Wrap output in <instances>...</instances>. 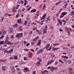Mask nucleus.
<instances>
[{"instance_id": "4d7b16f0", "label": "nucleus", "mask_w": 74, "mask_h": 74, "mask_svg": "<svg viewBox=\"0 0 74 74\" xmlns=\"http://www.w3.org/2000/svg\"><path fill=\"white\" fill-rule=\"evenodd\" d=\"M17 5V7H16V9H18V8L20 6V5Z\"/></svg>"}, {"instance_id": "f257e3e1", "label": "nucleus", "mask_w": 74, "mask_h": 74, "mask_svg": "<svg viewBox=\"0 0 74 74\" xmlns=\"http://www.w3.org/2000/svg\"><path fill=\"white\" fill-rule=\"evenodd\" d=\"M9 40V37L8 35H7L6 38V40L5 41V42L6 44H7L8 45H12V44H14V43H11V41H8Z\"/></svg>"}, {"instance_id": "72a5a7b5", "label": "nucleus", "mask_w": 74, "mask_h": 74, "mask_svg": "<svg viewBox=\"0 0 74 74\" xmlns=\"http://www.w3.org/2000/svg\"><path fill=\"white\" fill-rule=\"evenodd\" d=\"M23 59L24 60L26 61L27 60V58L26 57H24Z\"/></svg>"}, {"instance_id": "bb28decb", "label": "nucleus", "mask_w": 74, "mask_h": 74, "mask_svg": "<svg viewBox=\"0 0 74 74\" xmlns=\"http://www.w3.org/2000/svg\"><path fill=\"white\" fill-rule=\"evenodd\" d=\"M46 32H47V29H44V30L43 31L44 34H45L46 33Z\"/></svg>"}, {"instance_id": "338daca9", "label": "nucleus", "mask_w": 74, "mask_h": 74, "mask_svg": "<svg viewBox=\"0 0 74 74\" xmlns=\"http://www.w3.org/2000/svg\"><path fill=\"white\" fill-rule=\"evenodd\" d=\"M51 47H52V45H51L50 46V47L49 48V50H50H50H51Z\"/></svg>"}, {"instance_id": "39448f33", "label": "nucleus", "mask_w": 74, "mask_h": 74, "mask_svg": "<svg viewBox=\"0 0 74 74\" xmlns=\"http://www.w3.org/2000/svg\"><path fill=\"white\" fill-rule=\"evenodd\" d=\"M41 62V59H39L38 61L36 63V66H38L40 65V63Z\"/></svg>"}, {"instance_id": "f03ea898", "label": "nucleus", "mask_w": 74, "mask_h": 74, "mask_svg": "<svg viewBox=\"0 0 74 74\" xmlns=\"http://www.w3.org/2000/svg\"><path fill=\"white\" fill-rule=\"evenodd\" d=\"M54 62V60L52 59L50 60V61H48L47 63V66H48L50 64H52Z\"/></svg>"}, {"instance_id": "473e14b6", "label": "nucleus", "mask_w": 74, "mask_h": 74, "mask_svg": "<svg viewBox=\"0 0 74 74\" xmlns=\"http://www.w3.org/2000/svg\"><path fill=\"white\" fill-rule=\"evenodd\" d=\"M14 35H12L11 36V38H12V39H14Z\"/></svg>"}, {"instance_id": "58836bf2", "label": "nucleus", "mask_w": 74, "mask_h": 74, "mask_svg": "<svg viewBox=\"0 0 74 74\" xmlns=\"http://www.w3.org/2000/svg\"><path fill=\"white\" fill-rule=\"evenodd\" d=\"M40 44H41V42H40L39 41H38V42L37 44V45H40Z\"/></svg>"}, {"instance_id": "8fccbe9b", "label": "nucleus", "mask_w": 74, "mask_h": 74, "mask_svg": "<svg viewBox=\"0 0 74 74\" xmlns=\"http://www.w3.org/2000/svg\"><path fill=\"white\" fill-rule=\"evenodd\" d=\"M45 16H46V14H44V15H43V16L42 17L44 18H45Z\"/></svg>"}, {"instance_id": "cd10ccee", "label": "nucleus", "mask_w": 74, "mask_h": 74, "mask_svg": "<svg viewBox=\"0 0 74 74\" xmlns=\"http://www.w3.org/2000/svg\"><path fill=\"white\" fill-rule=\"evenodd\" d=\"M24 70H25V71H28V70H29V69L27 68H24Z\"/></svg>"}, {"instance_id": "c03bdc74", "label": "nucleus", "mask_w": 74, "mask_h": 74, "mask_svg": "<svg viewBox=\"0 0 74 74\" xmlns=\"http://www.w3.org/2000/svg\"><path fill=\"white\" fill-rule=\"evenodd\" d=\"M74 11L72 12L71 13V14L72 15V16H73V15H74Z\"/></svg>"}, {"instance_id": "a878e982", "label": "nucleus", "mask_w": 74, "mask_h": 74, "mask_svg": "<svg viewBox=\"0 0 74 74\" xmlns=\"http://www.w3.org/2000/svg\"><path fill=\"white\" fill-rule=\"evenodd\" d=\"M22 19L20 18L19 20L17 21V22L18 23H21V20Z\"/></svg>"}, {"instance_id": "a211bd4d", "label": "nucleus", "mask_w": 74, "mask_h": 74, "mask_svg": "<svg viewBox=\"0 0 74 74\" xmlns=\"http://www.w3.org/2000/svg\"><path fill=\"white\" fill-rule=\"evenodd\" d=\"M18 26V25L17 24H15L13 26V28H14V27H16Z\"/></svg>"}, {"instance_id": "a18cd8bd", "label": "nucleus", "mask_w": 74, "mask_h": 74, "mask_svg": "<svg viewBox=\"0 0 74 74\" xmlns=\"http://www.w3.org/2000/svg\"><path fill=\"white\" fill-rule=\"evenodd\" d=\"M29 45H30V44H29V43H28L27 44L26 46V47H28V46H29Z\"/></svg>"}, {"instance_id": "f8f14e48", "label": "nucleus", "mask_w": 74, "mask_h": 74, "mask_svg": "<svg viewBox=\"0 0 74 74\" xmlns=\"http://www.w3.org/2000/svg\"><path fill=\"white\" fill-rule=\"evenodd\" d=\"M12 70L13 74H14L15 73V68L13 67H12Z\"/></svg>"}, {"instance_id": "f3484780", "label": "nucleus", "mask_w": 74, "mask_h": 74, "mask_svg": "<svg viewBox=\"0 0 74 74\" xmlns=\"http://www.w3.org/2000/svg\"><path fill=\"white\" fill-rule=\"evenodd\" d=\"M13 51V49H12L9 51H8V53H12V51Z\"/></svg>"}, {"instance_id": "9b49d317", "label": "nucleus", "mask_w": 74, "mask_h": 74, "mask_svg": "<svg viewBox=\"0 0 74 74\" xmlns=\"http://www.w3.org/2000/svg\"><path fill=\"white\" fill-rule=\"evenodd\" d=\"M68 5V4L66 3L64 4V6H63V8L66 9L67 8V6Z\"/></svg>"}, {"instance_id": "052dcab7", "label": "nucleus", "mask_w": 74, "mask_h": 74, "mask_svg": "<svg viewBox=\"0 0 74 74\" xmlns=\"http://www.w3.org/2000/svg\"><path fill=\"white\" fill-rule=\"evenodd\" d=\"M65 59H69V57L65 56Z\"/></svg>"}, {"instance_id": "0e129e2a", "label": "nucleus", "mask_w": 74, "mask_h": 74, "mask_svg": "<svg viewBox=\"0 0 74 74\" xmlns=\"http://www.w3.org/2000/svg\"><path fill=\"white\" fill-rule=\"evenodd\" d=\"M69 32H71L72 31V29L71 28H70L69 30Z\"/></svg>"}, {"instance_id": "4468645a", "label": "nucleus", "mask_w": 74, "mask_h": 74, "mask_svg": "<svg viewBox=\"0 0 74 74\" xmlns=\"http://www.w3.org/2000/svg\"><path fill=\"white\" fill-rule=\"evenodd\" d=\"M51 67L53 70H58V68L54 67L53 66H52Z\"/></svg>"}, {"instance_id": "7c9ffc66", "label": "nucleus", "mask_w": 74, "mask_h": 74, "mask_svg": "<svg viewBox=\"0 0 74 74\" xmlns=\"http://www.w3.org/2000/svg\"><path fill=\"white\" fill-rule=\"evenodd\" d=\"M4 17H3L2 18L1 20V21H0L1 22H3V20H4Z\"/></svg>"}, {"instance_id": "1a4fd4ad", "label": "nucleus", "mask_w": 74, "mask_h": 74, "mask_svg": "<svg viewBox=\"0 0 74 74\" xmlns=\"http://www.w3.org/2000/svg\"><path fill=\"white\" fill-rule=\"evenodd\" d=\"M6 66H3L2 67V71H5V70H6Z\"/></svg>"}, {"instance_id": "6e6552de", "label": "nucleus", "mask_w": 74, "mask_h": 74, "mask_svg": "<svg viewBox=\"0 0 74 74\" xmlns=\"http://www.w3.org/2000/svg\"><path fill=\"white\" fill-rule=\"evenodd\" d=\"M48 71L47 70H45L43 71L41 73L42 74H46V73H47L48 74Z\"/></svg>"}, {"instance_id": "4be33fe9", "label": "nucleus", "mask_w": 74, "mask_h": 74, "mask_svg": "<svg viewBox=\"0 0 74 74\" xmlns=\"http://www.w3.org/2000/svg\"><path fill=\"white\" fill-rule=\"evenodd\" d=\"M67 14V12H63L62 13V15L63 16H64V15H66Z\"/></svg>"}, {"instance_id": "bf43d9fd", "label": "nucleus", "mask_w": 74, "mask_h": 74, "mask_svg": "<svg viewBox=\"0 0 74 74\" xmlns=\"http://www.w3.org/2000/svg\"><path fill=\"white\" fill-rule=\"evenodd\" d=\"M59 30H60V32H63V30H62L61 28H60L59 29Z\"/></svg>"}, {"instance_id": "4c0bfd02", "label": "nucleus", "mask_w": 74, "mask_h": 74, "mask_svg": "<svg viewBox=\"0 0 74 74\" xmlns=\"http://www.w3.org/2000/svg\"><path fill=\"white\" fill-rule=\"evenodd\" d=\"M9 29L10 30V32H11L12 31V28H9Z\"/></svg>"}, {"instance_id": "f704fd0d", "label": "nucleus", "mask_w": 74, "mask_h": 74, "mask_svg": "<svg viewBox=\"0 0 74 74\" xmlns=\"http://www.w3.org/2000/svg\"><path fill=\"white\" fill-rule=\"evenodd\" d=\"M64 62L65 63V64H66V63H67V60L66 59H64Z\"/></svg>"}, {"instance_id": "aec40b11", "label": "nucleus", "mask_w": 74, "mask_h": 74, "mask_svg": "<svg viewBox=\"0 0 74 74\" xmlns=\"http://www.w3.org/2000/svg\"><path fill=\"white\" fill-rule=\"evenodd\" d=\"M67 62L69 64H71V60H68L67 61Z\"/></svg>"}, {"instance_id": "c85d7f7f", "label": "nucleus", "mask_w": 74, "mask_h": 74, "mask_svg": "<svg viewBox=\"0 0 74 74\" xmlns=\"http://www.w3.org/2000/svg\"><path fill=\"white\" fill-rule=\"evenodd\" d=\"M22 26H20L19 28V29L20 31L22 30Z\"/></svg>"}, {"instance_id": "393cba45", "label": "nucleus", "mask_w": 74, "mask_h": 74, "mask_svg": "<svg viewBox=\"0 0 74 74\" xmlns=\"http://www.w3.org/2000/svg\"><path fill=\"white\" fill-rule=\"evenodd\" d=\"M17 59H18V56H15L14 57V59H15V60H17Z\"/></svg>"}, {"instance_id": "2eb2a0df", "label": "nucleus", "mask_w": 74, "mask_h": 74, "mask_svg": "<svg viewBox=\"0 0 74 74\" xmlns=\"http://www.w3.org/2000/svg\"><path fill=\"white\" fill-rule=\"evenodd\" d=\"M36 11H37V10H36V9H34L31 11V12H35Z\"/></svg>"}, {"instance_id": "5fc2aeb1", "label": "nucleus", "mask_w": 74, "mask_h": 74, "mask_svg": "<svg viewBox=\"0 0 74 74\" xmlns=\"http://www.w3.org/2000/svg\"><path fill=\"white\" fill-rule=\"evenodd\" d=\"M36 71H34L33 72V74H36Z\"/></svg>"}, {"instance_id": "6ab92c4d", "label": "nucleus", "mask_w": 74, "mask_h": 74, "mask_svg": "<svg viewBox=\"0 0 74 74\" xmlns=\"http://www.w3.org/2000/svg\"><path fill=\"white\" fill-rule=\"evenodd\" d=\"M37 39H38V37L36 36V38H35L34 39H33V41H36V40H37Z\"/></svg>"}, {"instance_id": "6e6d98bb", "label": "nucleus", "mask_w": 74, "mask_h": 74, "mask_svg": "<svg viewBox=\"0 0 74 74\" xmlns=\"http://www.w3.org/2000/svg\"><path fill=\"white\" fill-rule=\"evenodd\" d=\"M54 27H50V29L51 30H53V29Z\"/></svg>"}, {"instance_id": "3c124183", "label": "nucleus", "mask_w": 74, "mask_h": 74, "mask_svg": "<svg viewBox=\"0 0 74 74\" xmlns=\"http://www.w3.org/2000/svg\"><path fill=\"white\" fill-rule=\"evenodd\" d=\"M27 21H25L24 25H27Z\"/></svg>"}, {"instance_id": "5701e85b", "label": "nucleus", "mask_w": 74, "mask_h": 74, "mask_svg": "<svg viewBox=\"0 0 74 74\" xmlns=\"http://www.w3.org/2000/svg\"><path fill=\"white\" fill-rule=\"evenodd\" d=\"M73 68H69L68 69V70L69 71H73Z\"/></svg>"}, {"instance_id": "ea45409f", "label": "nucleus", "mask_w": 74, "mask_h": 74, "mask_svg": "<svg viewBox=\"0 0 74 74\" xmlns=\"http://www.w3.org/2000/svg\"><path fill=\"white\" fill-rule=\"evenodd\" d=\"M32 8V7L30 6L29 8H28L27 9V11H29V10H30V8Z\"/></svg>"}, {"instance_id": "680f3d73", "label": "nucleus", "mask_w": 74, "mask_h": 74, "mask_svg": "<svg viewBox=\"0 0 74 74\" xmlns=\"http://www.w3.org/2000/svg\"><path fill=\"white\" fill-rule=\"evenodd\" d=\"M70 74H74V72H70Z\"/></svg>"}, {"instance_id": "a19ab883", "label": "nucleus", "mask_w": 74, "mask_h": 74, "mask_svg": "<svg viewBox=\"0 0 74 74\" xmlns=\"http://www.w3.org/2000/svg\"><path fill=\"white\" fill-rule=\"evenodd\" d=\"M62 22H64V25H65V24H66V21H65V20H62Z\"/></svg>"}, {"instance_id": "dca6fc26", "label": "nucleus", "mask_w": 74, "mask_h": 74, "mask_svg": "<svg viewBox=\"0 0 74 74\" xmlns=\"http://www.w3.org/2000/svg\"><path fill=\"white\" fill-rule=\"evenodd\" d=\"M4 36L3 34H2V35L1 36L0 38V40L1 39L3 40V39L4 38Z\"/></svg>"}, {"instance_id": "412c9836", "label": "nucleus", "mask_w": 74, "mask_h": 74, "mask_svg": "<svg viewBox=\"0 0 74 74\" xmlns=\"http://www.w3.org/2000/svg\"><path fill=\"white\" fill-rule=\"evenodd\" d=\"M59 62H61V63H62V64H64V62H63V61L61 60L60 59L59 60Z\"/></svg>"}, {"instance_id": "0eeeda50", "label": "nucleus", "mask_w": 74, "mask_h": 74, "mask_svg": "<svg viewBox=\"0 0 74 74\" xmlns=\"http://www.w3.org/2000/svg\"><path fill=\"white\" fill-rule=\"evenodd\" d=\"M58 22H59V24H60V26H62V20L60 19H58Z\"/></svg>"}, {"instance_id": "de8ad7c7", "label": "nucleus", "mask_w": 74, "mask_h": 74, "mask_svg": "<svg viewBox=\"0 0 74 74\" xmlns=\"http://www.w3.org/2000/svg\"><path fill=\"white\" fill-rule=\"evenodd\" d=\"M58 62L57 61H56L55 63V65H56V64H58Z\"/></svg>"}, {"instance_id": "13d9d810", "label": "nucleus", "mask_w": 74, "mask_h": 74, "mask_svg": "<svg viewBox=\"0 0 74 74\" xmlns=\"http://www.w3.org/2000/svg\"><path fill=\"white\" fill-rule=\"evenodd\" d=\"M64 16H63V15H62L60 16V18H63V17Z\"/></svg>"}, {"instance_id": "2f4dec72", "label": "nucleus", "mask_w": 74, "mask_h": 74, "mask_svg": "<svg viewBox=\"0 0 74 74\" xmlns=\"http://www.w3.org/2000/svg\"><path fill=\"white\" fill-rule=\"evenodd\" d=\"M66 49V50H69V48L66 47H64L63 48V49Z\"/></svg>"}, {"instance_id": "e433bc0d", "label": "nucleus", "mask_w": 74, "mask_h": 74, "mask_svg": "<svg viewBox=\"0 0 74 74\" xmlns=\"http://www.w3.org/2000/svg\"><path fill=\"white\" fill-rule=\"evenodd\" d=\"M52 51H56L55 47H53V48H52Z\"/></svg>"}, {"instance_id": "09e8293b", "label": "nucleus", "mask_w": 74, "mask_h": 74, "mask_svg": "<svg viewBox=\"0 0 74 74\" xmlns=\"http://www.w3.org/2000/svg\"><path fill=\"white\" fill-rule=\"evenodd\" d=\"M38 23H39L40 24V25H43V23H42V22H38Z\"/></svg>"}, {"instance_id": "423d86ee", "label": "nucleus", "mask_w": 74, "mask_h": 74, "mask_svg": "<svg viewBox=\"0 0 74 74\" xmlns=\"http://www.w3.org/2000/svg\"><path fill=\"white\" fill-rule=\"evenodd\" d=\"M43 50V49H42L40 50H38V53H37V54H38V53H41V52H42Z\"/></svg>"}, {"instance_id": "9d476101", "label": "nucleus", "mask_w": 74, "mask_h": 74, "mask_svg": "<svg viewBox=\"0 0 74 74\" xmlns=\"http://www.w3.org/2000/svg\"><path fill=\"white\" fill-rule=\"evenodd\" d=\"M17 11V10H16V9H15V7L14 6L12 9V12H16Z\"/></svg>"}, {"instance_id": "37998d69", "label": "nucleus", "mask_w": 74, "mask_h": 74, "mask_svg": "<svg viewBox=\"0 0 74 74\" xmlns=\"http://www.w3.org/2000/svg\"><path fill=\"white\" fill-rule=\"evenodd\" d=\"M7 33V31H5L3 32V34H3V35H4L5 33Z\"/></svg>"}, {"instance_id": "e2e57ef3", "label": "nucleus", "mask_w": 74, "mask_h": 74, "mask_svg": "<svg viewBox=\"0 0 74 74\" xmlns=\"http://www.w3.org/2000/svg\"><path fill=\"white\" fill-rule=\"evenodd\" d=\"M24 10H25V8H23V9H22V11L23 12Z\"/></svg>"}, {"instance_id": "20e7f679", "label": "nucleus", "mask_w": 74, "mask_h": 74, "mask_svg": "<svg viewBox=\"0 0 74 74\" xmlns=\"http://www.w3.org/2000/svg\"><path fill=\"white\" fill-rule=\"evenodd\" d=\"M23 36V34L21 33L20 34H17L16 36V37H22Z\"/></svg>"}, {"instance_id": "49530a36", "label": "nucleus", "mask_w": 74, "mask_h": 74, "mask_svg": "<svg viewBox=\"0 0 74 74\" xmlns=\"http://www.w3.org/2000/svg\"><path fill=\"white\" fill-rule=\"evenodd\" d=\"M59 49V47L55 48V50L56 51V50H58V49Z\"/></svg>"}, {"instance_id": "b1692460", "label": "nucleus", "mask_w": 74, "mask_h": 74, "mask_svg": "<svg viewBox=\"0 0 74 74\" xmlns=\"http://www.w3.org/2000/svg\"><path fill=\"white\" fill-rule=\"evenodd\" d=\"M3 44H4V41H2L1 42H0V45H3Z\"/></svg>"}, {"instance_id": "79ce46f5", "label": "nucleus", "mask_w": 74, "mask_h": 74, "mask_svg": "<svg viewBox=\"0 0 74 74\" xmlns=\"http://www.w3.org/2000/svg\"><path fill=\"white\" fill-rule=\"evenodd\" d=\"M21 64H26V62H22Z\"/></svg>"}, {"instance_id": "ddd939ff", "label": "nucleus", "mask_w": 74, "mask_h": 74, "mask_svg": "<svg viewBox=\"0 0 74 74\" xmlns=\"http://www.w3.org/2000/svg\"><path fill=\"white\" fill-rule=\"evenodd\" d=\"M0 62H3L5 63V62H7V60H0Z\"/></svg>"}, {"instance_id": "c9c22d12", "label": "nucleus", "mask_w": 74, "mask_h": 74, "mask_svg": "<svg viewBox=\"0 0 74 74\" xmlns=\"http://www.w3.org/2000/svg\"><path fill=\"white\" fill-rule=\"evenodd\" d=\"M50 18V16H48L47 18V21H49V18Z\"/></svg>"}, {"instance_id": "864d4df0", "label": "nucleus", "mask_w": 74, "mask_h": 74, "mask_svg": "<svg viewBox=\"0 0 74 74\" xmlns=\"http://www.w3.org/2000/svg\"><path fill=\"white\" fill-rule=\"evenodd\" d=\"M46 5H45V4H44V6H43V8H46Z\"/></svg>"}, {"instance_id": "c756f323", "label": "nucleus", "mask_w": 74, "mask_h": 74, "mask_svg": "<svg viewBox=\"0 0 74 74\" xmlns=\"http://www.w3.org/2000/svg\"><path fill=\"white\" fill-rule=\"evenodd\" d=\"M4 53H8V50H6L4 51Z\"/></svg>"}, {"instance_id": "603ef678", "label": "nucleus", "mask_w": 74, "mask_h": 74, "mask_svg": "<svg viewBox=\"0 0 74 74\" xmlns=\"http://www.w3.org/2000/svg\"><path fill=\"white\" fill-rule=\"evenodd\" d=\"M24 45H26V44H27V42H26V41H24Z\"/></svg>"}, {"instance_id": "69168bd1", "label": "nucleus", "mask_w": 74, "mask_h": 74, "mask_svg": "<svg viewBox=\"0 0 74 74\" xmlns=\"http://www.w3.org/2000/svg\"><path fill=\"white\" fill-rule=\"evenodd\" d=\"M62 1H60L58 2V3L59 4H60V3H62Z\"/></svg>"}, {"instance_id": "774afa93", "label": "nucleus", "mask_w": 74, "mask_h": 74, "mask_svg": "<svg viewBox=\"0 0 74 74\" xmlns=\"http://www.w3.org/2000/svg\"><path fill=\"white\" fill-rule=\"evenodd\" d=\"M51 66H49L47 67V69H51Z\"/></svg>"}, {"instance_id": "7ed1b4c3", "label": "nucleus", "mask_w": 74, "mask_h": 74, "mask_svg": "<svg viewBox=\"0 0 74 74\" xmlns=\"http://www.w3.org/2000/svg\"><path fill=\"white\" fill-rule=\"evenodd\" d=\"M49 47H50V45H49V44H48L47 45H46V48L47 51H50V50H49Z\"/></svg>"}]
</instances>
